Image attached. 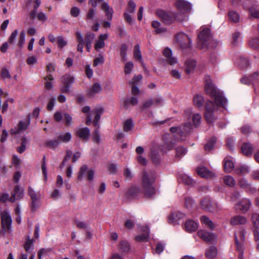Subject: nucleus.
Here are the masks:
<instances>
[{
	"instance_id": "62",
	"label": "nucleus",
	"mask_w": 259,
	"mask_h": 259,
	"mask_svg": "<svg viewBox=\"0 0 259 259\" xmlns=\"http://www.w3.org/2000/svg\"><path fill=\"white\" fill-rule=\"evenodd\" d=\"M250 15L255 18L259 19V10L255 8H251L249 10Z\"/></svg>"
},
{
	"instance_id": "49",
	"label": "nucleus",
	"mask_w": 259,
	"mask_h": 259,
	"mask_svg": "<svg viewBox=\"0 0 259 259\" xmlns=\"http://www.w3.org/2000/svg\"><path fill=\"white\" fill-rule=\"evenodd\" d=\"M139 192V189L137 187H132L130 188L127 193V196L129 198H134L137 196V194Z\"/></svg>"
},
{
	"instance_id": "42",
	"label": "nucleus",
	"mask_w": 259,
	"mask_h": 259,
	"mask_svg": "<svg viewBox=\"0 0 259 259\" xmlns=\"http://www.w3.org/2000/svg\"><path fill=\"white\" fill-rule=\"evenodd\" d=\"M71 138V135L70 133H66L64 134L60 135L58 139L59 142H68Z\"/></svg>"
},
{
	"instance_id": "32",
	"label": "nucleus",
	"mask_w": 259,
	"mask_h": 259,
	"mask_svg": "<svg viewBox=\"0 0 259 259\" xmlns=\"http://www.w3.org/2000/svg\"><path fill=\"white\" fill-rule=\"evenodd\" d=\"M194 105L197 108H201L204 103V99L201 95H196L193 98Z\"/></svg>"
},
{
	"instance_id": "35",
	"label": "nucleus",
	"mask_w": 259,
	"mask_h": 259,
	"mask_svg": "<svg viewBox=\"0 0 259 259\" xmlns=\"http://www.w3.org/2000/svg\"><path fill=\"white\" fill-rule=\"evenodd\" d=\"M216 141L217 139L215 137L211 138L204 146L205 151H210L213 148Z\"/></svg>"
},
{
	"instance_id": "12",
	"label": "nucleus",
	"mask_w": 259,
	"mask_h": 259,
	"mask_svg": "<svg viewBox=\"0 0 259 259\" xmlns=\"http://www.w3.org/2000/svg\"><path fill=\"white\" fill-rule=\"evenodd\" d=\"M251 205L249 199L243 198L235 205V208L236 210H240L242 213H244L247 212Z\"/></svg>"
},
{
	"instance_id": "57",
	"label": "nucleus",
	"mask_w": 259,
	"mask_h": 259,
	"mask_svg": "<svg viewBox=\"0 0 259 259\" xmlns=\"http://www.w3.org/2000/svg\"><path fill=\"white\" fill-rule=\"evenodd\" d=\"M192 120L195 126H198L201 123V115L198 113L194 114L193 116Z\"/></svg>"
},
{
	"instance_id": "27",
	"label": "nucleus",
	"mask_w": 259,
	"mask_h": 259,
	"mask_svg": "<svg viewBox=\"0 0 259 259\" xmlns=\"http://www.w3.org/2000/svg\"><path fill=\"white\" fill-rule=\"evenodd\" d=\"M102 9L105 12L108 20H111L113 13L112 8H110L107 3H103L102 6Z\"/></svg>"
},
{
	"instance_id": "47",
	"label": "nucleus",
	"mask_w": 259,
	"mask_h": 259,
	"mask_svg": "<svg viewBox=\"0 0 259 259\" xmlns=\"http://www.w3.org/2000/svg\"><path fill=\"white\" fill-rule=\"evenodd\" d=\"M95 34L92 32L87 33L84 37V44H92L95 38Z\"/></svg>"
},
{
	"instance_id": "53",
	"label": "nucleus",
	"mask_w": 259,
	"mask_h": 259,
	"mask_svg": "<svg viewBox=\"0 0 259 259\" xmlns=\"http://www.w3.org/2000/svg\"><path fill=\"white\" fill-rule=\"evenodd\" d=\"M134 55L135 58H136L140 61H142V55L140 49L139 45H137L135 46Z\"/></svg>"
},
{
	"instance_id": "3",
	"label": "nucleus",
	"mask_w": 259,
	"mask_h": 259,
	"mask_svg": "<svg viewBox=\"0 0 259 259\" xmlns=\"http://www.w3.org/2000/svg\"><path fill=\"white\" fill-rule=\"evenodd\" d=\"M156 13L162 21L167 24H169L175 21L182 22L185 20V16L183 14L179 16L177 14L167 13L162 10H158Z\"/></svg>"
},
{
	"instance_id": "14",
	"label": "nucleus",
	"mask_w": 259,
	"mask_h": 259,
	"mask_svg": "<svg viewBox=\"0 0 259 259\" xmlns=\"http://www.w3.org/2000/svg\"><path fill=\"white\" fill-rule=\"evenodd\" d=\"M165 58V62L170 65H175L178 63L177 58L172 55V51L168 48H166L162 52Z\"/></svg>"
},
{
	"instance_id": "29",
	"label": "nucleus",
	"mask_w": 259,
	"mask_h": 259,
	"mask_svg": "<svg viewBox=\"0 0 259 259\" xmlns=\"http://www.w3.org/2000/svg\"><path fill=\"white\" fill-rule=\"evenodd\" d=\"M75 35L76 36L77 40L78 42V44L77 47V50L78 52L82 53V49H83V45H84L83 36L82 35L81 33L79 31H77L75 33Z\"/></svg>"
},
{
	"instance_id": "5",
	"label": "nucleus",
	"mask_w": 259,
	"mask_h": 259,
	"mask_svg": "<svg viewBox=\"0 0 259 259\" xmlns=\"http://www.w3.org/2000/svg\"><path fill=\"white\" fill-rule=\"evenodd\" d=\"M191 127L190 123H187L182 127H171L170 128V131L175 134L174 137L178 141H179L182 140L186 136V135L190 132Z\"/></svg>"
},
{
	"instance_id": "37",
	"label": "nucleus",
	"mask_w": 259,
	"mask_h": 259,
	"mask_svg": "<svg viewBox=\"0 0 259 259\" xmlns=\"http://www.w3.org/2000/svg\"><path fill=\"white\" fill-rule=\"evenodd\" d=\"M237 63L242 68H246L249 64L248 59L244 57H240L238 59Z\"/></svg>"
},
{
	"instance_id": "61",
	"label": "nucleus",
	"mask_w": 259,
	"mask_h": 259,
	"mask_svg": "<svg viewBox=\"0 0 259 259\" xmlns=\"http://www.w3.org/2000/svg\"><path fill=\"white\" fill-rule=\"evenodd\" d=\"M251 220L254 226L259 228V214L253 213L251 216Z\"/></svg>"
},
{
	"instance_id": "16",
	"label": "nucleus",
	"mask_w": 259,
	"mask_h": 259,
	"mask_svg": "<svg viewBox=\"0 0 259 259\" xmlns=\"http://www.w3.org/2000/svg\"><path fill=\"white\" fill-rule=\"evenodd\" d=\"M144 234L139 235L136 237L135 239L137 242H146L149 238V228L148 226H142L141 228Z\"/></svg>"
},
{
	"instance_id": "43",
	"label": "nucleus",
	"mask_w": 259,
	"mask_h": 259,
	"mask_svg": "<svg viewBox=\"0 0 259 259\" xmlns=\"http://www.w3.org/2000/svg\"><path fill=\"white\" fill-rule=\"evenodd\" d=\"M63 84H70L74 82V77L68 74L64 75L61 78Z\"/></svg>"
},
{
	"instance_id": "6",
	"label": "nucleus",
	"mask_w": 259,
	"mask_h": 259,
	"mask_svg": "<svg viewBox=\"0 0 259 259\" xmlns=\"http://www.w3.org/2000/svg\"><path fill=\"white\" fill-rule=\"evenodd\" d=\"M2 229L5 232H9L12 225V218L10 213L6 210L0 212Z\"/></svg>"
},
{
	"instance_id": "55",
	"label": "nucleus",
	"mask_w": 259,
	"mask_h": 259,
	"mask_svg": "<svg viewBox=\"0 0 259 259\" xmlns=\"http://www.w3.org/2000/svg\"><path fill=\"white\" fill-rule=\"evenodd\" d=\"M33 244V239H30L29 236H27V239L24 245V247L26 251H28L30 249V247Z\"/></svg>"
},
{
	"instance_id": "63",
	"label": "nucleus",
	"mask_w": 259,
	"mask_h": 259,
	"mask_svg": "<svg viewBox=\"0 0 259 259\" xmlns=\"http://www.w3.org/2000/svg\"><path fill=\"white\" fill-rule=\"evenodd\" d=\"M136 4L132 1H130L128 4V7L126 9V12L127 13H133L134 12L135 8H136Z\"/></svg>"
},
{
	"instance_id": "2",
	"label": "nucleus",
	"mask_w": 259,
	"mask_h": 259,
	"mask_svg": "<svg viewBox=\"0 0 259 259\" xmlns=\"http://www.w3.org/2000/svg\"><path fill=\"white\" fill-rule=\"evenodd\" d=\"M156 178V172L150 170L143 171L142 187L144 194L147 197H152L156 192L153 184Z\"/></svg>"
},
{
	"instance_id": "11",
	"label": "nucleus",
	"mask_w": 259,
	"mask_h": 259,
	"mask_svg": "<svg viewBox=\"0 0 259 259\" xmlns=\"http://www.w3.org/2000/svg\"><path fill=\"white\" fill-rule=\"evenodd\" d=\"M176 6L180 12V14H177V15L180 16L181 15H184L185 16V19L186 16L185 13L189 12L191 10V5L187 2L184 0H178L176 2Z\"/></svg>"
},
{
	"instance_id": "59",
	"label": "nucleus",
	"mask_w": 259,
	"mask_h": 259,
	"mask_svg": "<svg viewBox=\"0 0 259 259\" xmlns=\"http://www.w3.org/2000/svg\"><path fill=\"white\" fill-rule=\"evenodd\" d=\"M18 33V31L17 29L14 30L12 33L11 34L10 36H9L8 38V42L9 43L11 44H14L16 38L17 37V36Z\"/></svg>"
},
{
	"instance_id": "26",
	"label": "nucleus",
	"mask_w": 259,
	"mask_h": 259,
	"mask_svg": "<svg viewBox=\"0 0 259 259\" xmlns=\"http://www.w3.org/2000/svg\"><path fill=\"white\" fill-rule=\"evenodd\" d=\"M102 88L99 83H95L88 90V95L90 97L94 96L96 94L101 92Z\"/></svg>"
},
{
	"instance_id": "15",
	"label": "nucleus",
	"mask_w": 259,
	"mask_h": 259,
	"mask_svg": "<svg viewBox=\"0 0 259 259\" xmlns=\"http://www.w3.org/2000/svg\"><path fill=\"white\" fill-rule=\"evenodd\" d=\"M24 196V189L17 185L15 187L14 192L11 196L10 202H14L17 200L21 199Z\"/></svg>"
},
{
	"instance_id": "13",
	"label": "nucleus",
	"mask_w": 259,
	"mask_h": 259,
	"mask_svg": "<svg viewBox=\"0 0 259 259\" xmlns=\"http://www.w3.org/2000/svg\"><path fill=\"white\" fill-rule=\"evenodd\" d=\"M30 124V119L29 118L26 119L24 121H20L17 124V127L11 129L10 134L11 135H16L22 131L26 130Z\"/></svg>"
},
{
	"instance_id": "31",
	"label": "nucleus",
	"mask_w": 259,
	"mask_h": 259,
	"mask_svg": "<svg viewBox=\"0 0 259 259\" xmlns=\"http://www.w3.org/2000/svg\"><path fill=\"white\" fill-rule=\"evenodd\" d=\"M130 245L125 240L121 241L118 246V249L121 252H126L130 250Z\"/></svg>"
},
{
	"instance_id": "46",
	"label": "nucleus",
	"mask_w": 259,
	"mask_h": 259,
	"mask_svg": "<svg viewBox=\"0 0 259 259\" xmlns=\"http://www.w3.org/2000/svg\"><path fill=\"white\" fill-rule=\"evenodd\" d=\"M176 156L178 158H180L182 156H184L187 152V150L185 148H184L183 147H178L176 149Z\"/></svg>"
},
{
	"instance_id": "28",
	"label": "nucleus",
	"mask_w": 259,
	"mask_h": 259,
	"mask_svg": "<svg viewBox=\"0 0 259 259\" xmlns=\"http://www.w3.org/2000/svg\"><path fill=\"white\" fill-rule=\"evenodd\" d=\"M224 169L225 171L230 172H231L234 167L233 162L229 157H226L224 159Z\"/></svg>"
},
{
	"instance_id": "19",
	"label": "nucleus",
	"mask_w": 259,
	"mask_h": 259,
	"mask_svg": "<svg viewBox=\"0 0 259 259\" xmlns=\"http://www.w3.org/2000/svg\"><path fill=\"white\" fill-rule=\"evenodd\" d=\"M90 131L88 127L80 128L77 130L76 135L81 140L87 142L89 139Z\"/></svg>"
},
{
	"instance_id": "45",
	"label": "nucleus",
	"mask_w": 259,
	"mask_h": 259,
	"mask_svg": "<svg viewBox=\"0 0 259 259\" xmlns=\"http://www.w3.org/2000/svg\"><path fill=\"white\" fill-rule=\"evenodd\" d=\"M200 220L202 224H205L210 229H212L214 228L213 222L207 217L202 216Z\"/></svg>"
},
{
	"instance_id": "40",
	"label": "nucleus",
	"mask_w": 259,
	"mask_h": 259,
	"mask_svg": "<svg viewBox=\"0 0 259 259\" xmlns=\"http://www.w3.org/2000/svg\"><path fill=\"white\" fill-rule=\"evenodd\" d=\"M59 141L56 139L52 140H48L45 142V144L46 147L51 149H55L59 144Z\"/></svg>"
},
{
	"instance_id": "56",
	"label": "nucleus",
	"mask_w": 259,
	"mask_h": 259,
	"mask_svg": "<svg viewBox=\"0 0 259 259\" xmlns=\"http://www.w3.org/2000/svg\"><path fill=\"white\" fill-rule=\"evenodd\" d=\"M123 174L126 180L130 181L133 178V175L132 172L131 170L127 167L124 168Z\"/></svg>"
},
{
	"instance_id": "58",
	"label": "nucleus",
	"mask_w": 259,
	"mask_h": 259,
	"mask_svg": "<svg viewBox=\"0 0 259 259\" xmlns=\"http://www.w3.org/2000/svg\"><path fill=\"white\" fill-rule=\"evenodd\" d=\"M134 67L133 63L132 62L130 61L127 62L124 66V71L125 74H130Z\"/></svg>"
},
{
	"instance_id": "18",
	"label": "nucleus",
	"mask_w": 259,
	"mask_h": 259,
	"mask_svg": "<svg viewBox=\"0 0 259 259\" xmlns=\"http://www.w3.org/2000/svg\"><path fill=\"white\" fill-rule=\"evenodd\" d=\"M247 222L246 218L240 214L234 215L230 219V224L233 226L243 225Z\"/></svg>"
},
{
	"instance_id": "9",
	"label": "nucleus",
	"mask_w": 259,
	"mask_h": 259,
	"mask_svg": "<svg viewBox=\"0 0 259 259\" xmlns=\"http://www.w3.org/2000/svg\"><path fill=\"white\" fill-rule=\"evenodd\" d=\"M176 38L179 45L181 46L182 49H185L191 47V40L185 33H179L176 35Z\"/></svg>"
},
{
	"instance_id": "8",
	"label": "nucleus",
	"mask_w": 259,
	"mask_h": 259,
	"mask_svg": "<svg viewBox=\"0 0 259 259\" xmlns=\"http://www.w3.org/2000/svg\"><path fill=\"white\" fill-rule=\"evenodd\" d=\"M201 205L203 209L210 212H215L220 209V206L209 198L203 199L201 202Z\"/></svg>"
},
{
	"instance_id": "54",
	"label": "nucleus",
	"mask_w": 259,
	"mask_h": 259,
	"mask_svg": "<svg viewBox=\"0 0 259 259\" xmlns=\"http://www.w3.org/2000/svg\"><path fill=\"white\" fill-rule=\"evenodd\" d=\"M236 172L239 175H245L249 172L248 167L245 165H242L236 169Z\"/></svg>"
},
{
	"instance_id": "34",
	"label": "nucleus",
	"mask_w": 259,
	"mask_h": 259,
	"mask_svg": "<svg viewBox=\"0 0 259 259\" xmlns=\"http://www.w3.org/2000/svg\"><path fill=\"white\" fill-rule=\"evenodd\" d=\"M28 144V139L26 137H23L21 139V146L17 148V152L20 154L24 152L26 149V146Z\"/></svg>"
},
{
	"instance_id": "10",
	"label": "nucleus",
	"mask_w": 259,
	"mask_h": 259,
	"mask_svg": "<svg viewBox=\"0 0 259 259\" xmlns=\"http://www.w3.org/2000/svg\"><path fill=\"white\" fill-rule=\"evenodd\" d=\"M28 195L31 199V209L35 211L38 207V201L40 197L39 192H36L31 187H29L28 190Z\"/></svg>"
},
{
	"instance_id": "39",
	"label": "nucleus",
	"mask_w": 259,
	"mask_h": 259,
	"mask_svg": "<svg viewBox=\"0 0 259 259\" xmlns=\"http://www.w3.org/2000/svg\"><path fill=\"white\" fill-rule=\"evenodd\" d=\"M228 17L230 21L237 23L239 21V15L234 11H230L228 13Z\"/></svg>"
},
{
	"instance_id": "20",
	"label": "nucleus",
	"mask_w": 259,
	"mask_h": 259,
	"mask_svg": "<svg viewBox=\"0 0 259 259\" xmlns=\"http://www.w3.org/2000/svg\"><path fill=\"white\" fill-rule=\"evenodd\" d=\"M197 172L199 176L205 178H212L214 177V174L209 171L205 167H199L197 169Z\"/></svg>"
},
{
	"instance_id": "17",
	"label": "nucleus",
	"mask_w": 259,
	"mask_h": 259,
	"mask_svg": "<svg viewBox=\"0 0 259 259\" xmlns=\"http://www.w3.org/2000/svg\"><path fill=\"white\" fill-rule=\"evenodd\" d=\"M198 236L206 242H210L214 241L216 237L214 234L204 230L198 232Z\"/></svg>"
},
{
	"instance_id": "64",
	"label": "nucleus",
	"mask_w": 259,
	"mask_h": 259,
	"mask_svg": "<svg viewBox=\"0 0 259 259\" xmlns=\"http://www.w3.org/2000/svg\"><path fill=\"white\" fill-rule=\"evenodd\" d=\"M96 12L95 9H90L89 10V11L87 14V16H86L87 19L93 20L94 18L96 15Z\"/></svg>"
},
{
	"instance_id": "38",
	"label": "nucleus",
	"mask_w": 259,
	"mask_h": 259,
	"mask_svg": "<svg viewBox=\"0 0 259 259\" xmlns=\"http://www.w3.org/2000/svg\"><path fill=\"white\" fill-rule=\"evenodd\" d=\"M179 179L182 182L187 185H192L194 183V181L187 175H181L179 176Z\"/></svg>"
},
{
	"instance_id": "41",
	"label": "nucleus",
	"mask_w": 259,
	"mask_h": 259,
	"mask_svg": "<svg viewBox=\"0 0 259 259\" xmlns=\"http://www.w3.org/2000/svg\"><path fill=\"white\" fill-rule=\"evenodd\" d=\"M25 40V32L24 30L22 31L19 35L17 46L20 48L22 49L24 45Z\"/></svg>"
},
{
	"instance_id": "60",
	"label": "nucleus",
	"mask_w": 259,
	"mask_h": 259,
	"mask_svg": "<svg viewBox=\"0 0 259 259\" xmlns=\"http://www.w3.org/2000/svg\"><path fill=\"white\" fill-rule=\"evenodd\" d=\"M1 76L3 79H10L11 75H10L9 71L6 68H3L1 73Z\"/></svg>"
},
{
	"instance_id": "44",
	"label": "nucleus",
	"mask_w": 259,
	"mask_h": 259,
	"mask_svg": "<svg viewBox=\"0 0 259 259\" xmlns=\"http://www.w3.org/2000/svg\"><path fill=\"white\" fill-rule=\"evenodd\" d=\"M44 80L46 81L45 83V88L47 90H51L53 88V86L51 82L48 81V80L50 81H52L54 80V77L52 74H49L45 77H44Z\"/></svg>"
},
{
	"instance_id": "50",
	"label": "nucleus",
	"mask_w": 259,
	"mask_h": 259,
	"mask_svg": "<svg viewBox=\"0 0 259 259\" xmlns=\"http://www.w3.org/2000/svg\"><path fill=\"white\" fill-rule=\"evenodd\" d=\"M249 46L254 49H259V37L253 38L251 39L249 41Z\"/></svg>"
},
{
	"instance_id": "21",
	"label": "nucleus",
	"mask_w": 259,
	"mask_h": 259,
	"mask_svg": "<svg viewBox=\"0 0 259 259\" xmlns=\"http://www.w3.org/2000/svg\"><path fill=\"white\" fill-rule=\"evenodd\" d=\"M196 66V62L192 59L187 60L185 62L186 72L189 74L193 72Z\"/></svg>"
},
{
	"instance_id": "33",
	"label": "nucleus",
	"mask_w": 259,
	"mask_h": 259,
	"mask_svg": "<svg viewBox=\"0 0 259 259\" xmlns=\"http://www.w3.org/2000/svg\"><path fill=\"white\" fill-rule=\"evenodd\" d=\"M252 149V146L249 143H244L241 147L242 152L246 156L251 155Z\"/></svg>"
},
{
	"instance_id": "7",
	"label": "nucleus",
	"mask_w": 259,
	"mask_h": 259,
	"mask_svg": "<svg viewBox=\"0 0 259 259\" xmlns=\"http://www.w3.org/2000/svg\"><path fill=\"white\" fill-rule=\"evenodd\" d=\"M198 43L201 44V47L207 46L208 42L210 40L211 35L210 29L208 28L202 27L198 35Z\"/></svg>"
},
{
	"instance_id": "22",
	"label": "nucleus",
	"mask_w": 259,
	"mask_h": 259,
	"mask_svg": "<svg viewBox=\"0 0 259 259\" xmlns=\"http://www.w3.org/2000/svg\"><path fill=\"white\" fill-rule=\"evenodd\" d=\"M185 227L186 230L189 232H194L198 228V224L191 220H189L186 222Z\"/></svg>"
},
{
	"instance_id": "25",
	"label": "nucleus",
	"mask_w": 259,
	"mask_h": 259,
	"mask_svg": "<svg viewBox=\"0 0 259 259\" xmlns=\"http://www.w3.org/2000/svg\"><path fill=\"white\" fill-rule=\"evenodd\" d=\"M218 254L217 248L215 246H210L205 251V255L209 259L215 258Z\"/></svg>"
},
{
	"instance_id": "1",
	"label": "nucleus",
	"mask_w": 259,
	"mask_h": 259,
	"mask_svg": "<svg viewBox=\"0 0 259 259\" xmlns=\"http://www.w3.org/2000/svg\"><path fill=\"white\" fill-rule=\"evenodd\" d=\"M205 90L206 93L213 99L215 102L214 103L208 101L206 103L205 107V118L208 122L211 123L217 119L214 115V112L218 110L219 106L226 108L227 100L223 94L212 84L208 75L205 76Z\"/></svg>"
},
{
	"instance_id": "36",
	"label": "nucleus",
	"mask_w": 259,
	"mask_h": 259,
	"mask_svg": "<svg viewBox=\"0 0 259 259\" xmlns=\"http://www.w3.org/2000/svg\"><path fill=\"white\" fill-rule=\"evenodd\" d=\"M223 182L225 185L232 187L235 185L236 182L234 178L230 176H226L223 178Z\"/></svg>"
},
{
	"instance_id": "23",
	"label": "nucleus",
	"mask_w": 259,
	"mask_h": 259,
	"mask_svg": "<svg viewBox=\"0 0 259 259\" xmlns=\"http://www.w3.org/2000/svg\"><path fill=\"white\" fill-rule=\"evenodd\" d=\"M92 113L95 114L94 119V124L95 126L99 127L98 121L100 119L101 115L103 113V109L102 108H96L92 111Z\"/></svg>"
},
{
	"instance_id": "4",
	"label": "nucleus",
	"mask_w": 259,
	"mask_h": 259,
	"mask_svg": "<svg viewBox=\"0 0 259 259\" xmlns=\"http://www.w3.org/2000/svg\"><path fill=\"white\" fill-rule=\"evenodd\" d=\"M245 235V231L243 229H240L237 234H235V246L236 249L239 253V259H243Z\"/></svg>"
},
{
	"instance_id": "52",
	"label": "nucleus",
	"mask_w": 259,
	"mask_h": 259,
	"mask_svg": "<svg viewBox=\"0 0 259 259\" xmlns=\"http://www.w3.org/2000/svg\"><path fill=\"white\" fill-rule=\"evenodd\" d=\"M57 40L58 47L60 49L63 48L67 44V41L62 35L58 36L57 37Z\"/></svg>"
},
{
	"instance_id": "51",
	"label": "nucleus",
	"mask_w": 259,
	"mask_h": 259,
	"mask_svg": "<svg viewBox=\"0 0 259 259\" xmlns=\"http://www.w3.org/2000/svg\"><path fill=\"white\" fill-rule=\"evenodd\" d=\"M134 126V123L131 119H127L125 121L123 124V130L127 132L131 130Z\"/></svg>"
},
{
	"instance_id": "30",
	"label": "nucleus",
	"mask_w": 259,
	"mask_h": 259,
	"mask_svg": "<svg viewBox=\"0 0 259 259\" xmlns=\"http://www.w3.org/2000/svg\"><path fill=\"white\" fill-rule=\"evenodd\" d=\"M89 170L88 166L86 164L82 165L78 172L77 179L79 181H81L82 179L85 177V175H87L88 171Z\"/></svg>"
},
{
	"instance_id": "48",
	"label": "nucleus",
	"mask_w": 259,
	"mask_h": 259,
	"mask_svg": "<svg viewBox=\"0 0 259 259\" xmlns=\"http://www.w3.org/2000/svg\"><path fill=\"white\" fill-rule=\"evenodd\" d=\"M127 50V46L125 44H123L120 48V54L121 57V60L123 61L126 60V51Z\"/></svg>"
},
{
	"instance_id": "24",
	"label": "nucleus",
	"mask_w": 259,
	"mask_h": 259,
	"mask_svg": "<svg viewBox=\"0 0 259 259\" xmlns=\"http://www.w3.org/2000/svg\"><path fill=\"white\" fill-rule=\"evenodd\" d=\"M108 35L106 34L100 35L99 39L96 41L95 45V48L96 50H99L105 46L104 40L106 39Z\"/></svg>"
}]
</instances>
